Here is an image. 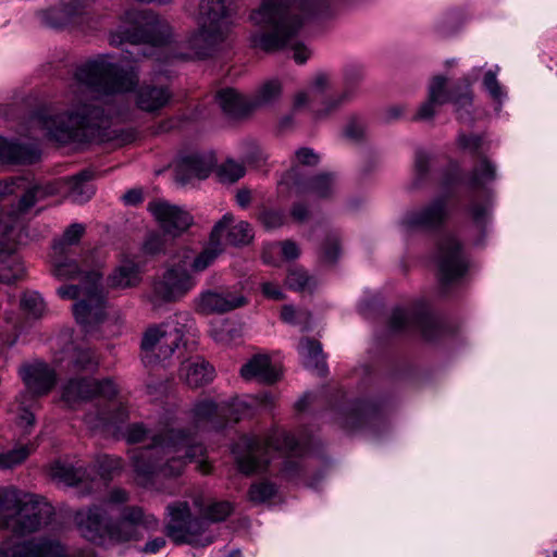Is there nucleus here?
<instances>
[{
	"instance_id": "obj_2",
	"label": "nucleus",
	"mask_w": 557,
	"mask_h": 557,
	"mask_svg": "<svg viewBox=\"0 0 557 557\" xmlns=\"http://www.w3.org/2000/svg\"><path fill=\"white\" fill-rule=\"evenodd\" d=\"M326 5L327 0H261L249 14V21L263 29L250 36L251 45L264 51L290 47L293 59L305 63L311 52L296 36L304 18L320 13Z\"/></svg>"
},
{
	"instance_id": "obj_38",
	"label": "nucleus",
	"mask_w": 557,
	"mask_h": 557,
	"mask_svg": "<svg viewBox=\"0 0 557 557\" xmlns=\"http://www.w3.org/2000/svg\"><path fill=\"white\" fill-rule=\"evenodd\" d=\"M50 475L65 485H75L83 480L85 471L57 461L50 468Z\"/></svg>"
},
{
	"instance_id": "obj_53",
	"label": "nucleus",
	"mask_w": 557,
	"mask_h": 557,
	"mask_svg": "<svg viewBox=\"0 0 557 557\" xmlns=\"http://www.w3.org/2000/svg\"><path fill=\"white\" fill-rule=\"evenodd\" d=\"M346 136L354 141H361L367 137L368 125L362 119H351L345 128Z\"/></svg>"
},
{
	"instance_id": "obj_11",
	"label": "nucleus",
	"mask_w": 557,
	"mask_h": 557,
	"mask_svg": "<svg viewBox=\"0 0 557 557\" xmlns=\"http://www.w3.org/2000/svg\"><path fill=\"white\" fill-rule=\"evenodd\" d=\"M187 314H176L158 325L149 326L141 339L145 359L156 358L160 361L170 358L183 341Z\"/></svg>"
},
{
	"instance_id": "obj_42",
	"label": "nucleus",
	"mask_w": 557,
	"mask_h": 557,
	"mask_svg": "<svg viewBox=\"0 0 557 557\" xmlns=\"http://www.w3.org/2000/svg\"><path fill=\"white\" fill-rule=\"evenodd\" d=\"M421 324L422 321L420 318L410 314L403 309L394 310L389 320L391 329L394 331L404 330L409 325H418L419 327L422 329L424 336L428 337L426 331Z\"/></svg>"
},
{
	"instance_id": "obj_26",
	"label": "nucleus",
	"mask_w": 557,
	"mask_h": 557,
	"mask_svg": "<svg viewBox=\"0 0 557 557\" xmlns=\"http://www.w3.org/2000/svg\"><path fill=\"white\" fill-rule=\"evenodd\" d=\"M233 222V214L225 213L213 226L208 245L189 261L191 273L197 274L207 270L214 263L218 257L223 252L221 242L222 231Z\"/></svg>"
},
{
	"instance_id": "obj_40",
	"label": "nucleus",
	"mask_w": 557,
	"mask_h": 557,
	"mask_svg": "<svg viewBox=\"0 0 557 557\" xmlns=\"http://www.w3.org/2000/svg\"><path fill=\"white\" fill-rule=\"evenodd\" d=\"M33 450V446L18 445L10 450L0 453V471L13 469L23 463Z\"/></svg>"
},
{
	"instance_id": "obj_33",
	"label": "nucleus",
	"mask_w": 557,
	"mask_h": 557,
	"mask_svg": "<svg viewBox=\"0 0 557 557\" xmlns=\"http://www.w3.org/2000/svg\"><path fill=\"white\" fill-rule=\"evenodd\" d=\"M24 188L25 180L22 177L3 181L0 183V198L14 194L17 190L24 191ZM20 225L21 222L17 214L0 215V235H9Z\"/></svg>"
},
{
	"instance_id": "obj_19",
	"label": "nucleus",
	"mask_w": 557,
	"mask_h": 557,
	"mask_svg": "<svg viewBox=\"0 0 557 557\" xmlns=\"http://www.w3.org/2000/svg\"><path fill=\"white\" fill-rule=\"evenodd\" d=\"M362 77V70L357 65H348L344 70V81L346 87L338 92H334L323 97L321 106L313 110V116L318 121H324L334 115L345 104L350 102L354 98V90L351 86L359 82Z\"/></svg>"
},
{
	"instance_id": "obj_46",
	"label": "nucleus",
	"mask_w": 557,
	"mask_h": 557,
	"mask_svg": "<svg viewBox=\"0 0 557 557\" xmlns=\"http://www.w3.org/2000/svg\"><path fill=\"white\" fill-rule=\"evenodd\" d=\"M222 410H224L221 405H216L211 399H205L195 404L193 412L196 421H205L211 419L213 416L222 417Z\"/></svg>"
},
{
	"instance_id": "obj_62",
	"label": "nucleus",
	"mask_w": 557,
	"mask_h": 557,
	"mask_svg": "<svg viewBox=\"0 0 557 557\" xmlns=\"http://www.w3.org/2000/svg\"><path fill=\"white\" fill-rule=\"evenodd\" d=\"M339 255V247L336 239H332L323 248L322 258L325 262L333 263L337 260Z\"/></svg>"
},
{
	"instance_id": "obj_57",
	"label": "nucleus",
	"mask_w": 557,
	"mask_h": 557,
	"mask_svg": "<svg viewBox=\"0 0 557 557\" xmlns=\"http://www.w3.org/2000/svg\"><path fill=\"white\" fill-rule=\"evenodd\" d=\"M165 245L164 237L160 234H151L144 244L146 252L154 255L163 250Z\"/></svg>"
},
{
	"instance_id": "obj_23",
	"label": "nucleus",
	"mask_w": 557,
	"mask_h": 557,
	"mask_svg": "<svg viewBox=\"0 0 557 557\" xmlns=\"http://www.w3.org/2000/svg\"><path fill=\"white\" fill-rule=\"evenodd\" d=\"M247 298L239 292L233 290H206L196 299V310L203 314L224 313L244 307Z\"/></svg>"
},
{
	"instance_id": "obj_34",
	"label": "nucleus",
	"mask_w": 557,
	"mask_h": 557,
	"mask_svg": "<svg viewBox=\"0 0 557 557\" xmlns=\"http://www.w3.org/2000/svg\"><path fill=\"white\" fill-rule=\"evenodd\" d=\"M302 364L310 370L324 371V356L321 344L311 338H302L298 346Z\"/></svg>"
},
{
	"instance_id": "obj_52",
	"label": "nucleus",
	"mask_w": 557,
	"mask_h": 557,
	"mask_svg": "<svg viewBox=\"0 0 557 557\" xmlns=\"http://www.w3.org/2000/svg\"><path fill=\"white\" fill-rule=\"evenodd\" d=\"M484 88L487 90L490 96L500 102L506 96L500 84L497 81V73L495 71H487L483 78Z\"/></svg>"
},
{
	"instance_id": "obj_21",
	"label": "nucleus",
	"mask_w": 557,
	"mask_h": 557,
	"mask_svg": "<svg viewBox=\"0 0 557 557\" xmlns=\"http://www.w3.org/2000/svg\"><path fill=\"white\" fill-rule=\"evenodd\" d=\"M116 388L114 383L109 380L95 381L86 379H71L62 388V398L69 405H74L81 400L89 399L96 395L112 397Z\"/></svg>"
},
{
	"instance_id": "obj_31",
	"label": "nucleus",
	"mask_w": 557,
	"mask_h": 557,
	"mask_svg": "<svg viewBox=\"0 0 557 557\" xmlns=\"http://www.w3.org/2000/svg\"><path fill=\"white\" fill-rule=\"evenodd\" d=\"M215 100L222 111L230 116L239 117L251 111L249 100L245 99L233 88L220 90Z\"/></svg>"
},
{
	"instance_id": "obj_55",
	"label": "nucleus",
	"mask_w": 557,
	"mask_h": 557,
	"mask_svg": "<svg viewBox=\"0 0 557 557\" xmlns=\"http://www.w3.org/2000/svg\"><path fill=\"white\" fill-rule=\"evenodd\" d=\"M281 318L284 322L289 324L307 323L310 314L307 311L296 310L293 306L286 305L282 308Z\"/></svg>"
},
{
	"instance_id": "obj_4",
	"label": "nucleus",
	"mask_w": 557,
	"mask_h": 557,
	"mask_svg": "<svg viewBox=\"0 0 557 557\" xmlns=\"http://www.w3.org/2000/svg\"><path fill=\"white\" fill-rule=\"evenodd\" d=\"M52 265V273L59 280L79 278V284L63 285L57 293L62 299L76 300L73 306L74 317L89 332L104 319L101 272L98 269L79 268L75 260L62 255L53 256Z\"/></svg>"
},
{
	"instance_id": "obj_18",
	"label": "nucleus",
	"mask_w": 557,
	"mask_h": 557,
	"mask_svg": "<svg viewBox=\"0 0 557 557\" xmlns=\"http://www.w3.org/2000/svg\"><path fill=\"white\" fill-rule=\"evenodd\" d=\"M435 260L445 282L461 276L467 268L460 244L453 236H445L438 242Z\"/></svg>"
},
{
	"instance_id": "obj_13",
	"label": "nucleus",
	"mask_w": 557,
	"mask_h": 557,
	"mask_svg": "<svg viewBox=\"0 0 557 557\" xmlns=\"http://www.w3.org/2000/svg\"><path fill=\"white\" fill-rule=\"evenodd\" d=\"M188 256L176 264L169 267L152 284L150 301L154 306L176 302L185 297L197 284L195 276L188 272Z\"/></svg>"
},
{
	"instance_id": "obj_45",
	"label": "nucleus",
	"mask_w": 557,
	"mask_h": 557,
	"mask_svg": "<svg viewBox=\"0 0 557 557\" xmlns=\"http://www.w3.org/2000/svg\"><path fill=\"white\" fill-rule=\"evenodd\" d=\"M22 309L32 318H40L46 309L40 295L35 292H27L21 299Z\"/></svg>"
},
{
	"instance_id": "obj_47",
	"label": "nucleus",
	"mask_w": 557,
	"mask_h": 557,
	"mask_svg": "<svg viewBox=\"0 0 557 557\" xmlns=\"http://www.w3.org/2000/svg\"><path fill=\"white\" fill-rule=\"evenodd\" d=\"M314 98H315V96L310 91L309 88L298 90L297 92H295V95L293 97V111L301 112L305 110H309L312 119L315 122H319L313 116V110L318 109L321 106V103L317 107H313L312 104H313Z\"/></svg>"
},
{
	"instance_id": "obj_41",
	"label": "nucleus",
	"mask_w": 557,
	"mask_h": 557,
	"mask_svg": "<svg viewBox=\"0 0 557 557\" xmlns=\"http://www.w3.org/2000/svg\"><path fill=\"white\" fill-rule=\"evenodd\" d=\"M496 177V168L486 158H482L472 171L470 183L472 186H484Z\"/></svg>"
},
{
	"instance_id": "obj_14",
	"label": "nucleus",
	"mask_w": 557,
	"mask_h": 557,
	"mask_svg": "<svg viewBox=\"0 0 557 557\" xmlns=\"http://www.w3.org/2000/svg\"><path fill=\"white\" fill-rule=\"evenodd\" d=\"M96 0H54L46 9L36 12L39 22L51 28L81 24L91 12Z\"/></svg>"
},
{
	"instance_id": "obj_63",
	"label": "nucleus",
	"mask_w": 557,
	"mask_h": 557,
	"mask_svg": "<svg viewBox=\"0 0 557 557\" xmlns=\"http://www.w3.org/2000/svg\"><path fill=\"white\" fill-rule=\"evenodd\" d=\"M166 544V541L163 536H158L147 541V543L141 547L140 552L145 554H156L160 552Z\"/></svg>"
},
{
	"instance_id": "obj_29",
	"label": "nucleus",
	"mask_w": 557,
	"mask_h": 557,
	"mask_svg": "<svg viewBox=\"0 0 557 557\" xmlns=\"http://www.w3.org/2000/svg\"><path fill=\"white\" fill-rule=\"evenodd\" d=\"M180 376L190 387H200L214 377V369L201 357L191 358L182 363Z\"/></svg>"
},
{
	"instance_id": "obj_1",
	"label": "nucleus",
	"mask_w": 557,
	"mask_h": 557,
	"mask_svg": "<svg viewBox=\"0 0 557 557\" xmlns=\"http://www.w3.org/2000/svg\"><path fill=\"white\" fill-rule=\"evenodd\" d=\"M139 84L136 67L122 69L108 54H100L79 65L67 89L69 108L61 113L41 117L47 135L61 144L101 139L106 123L100 96L134 91L136 108L157 114L171 101L173 94L164 84Z\"/></svg>"
},
{
	"instance_id": "obj_16",
	"label": "nucleus",
	"mask_w": 557,
	"mask_h": 557,
	"mask_svg": "<svg viewBox=\"0 0 557 557\" xmlns=\"http://www.w3.org/2000/svg\"><path fill=\"white\" fill-rule=\"evenodd\" d=\"M63 347L55 354V362L66 372H84L97 369L99 361L95 352L83 343L70 341V335H62Z\"/></svg>"
},
{
	"instance_id": "obj_59",
	"label": "nucleus",
	"mask_w": 557,
	"mask_h": 557,
	"mask_svg": "<svg viewBox=\"0 0 557 557\" xmlns=\"http://www.w3.org/2000/svg\"><path fill=\"white\" fill-rule=\"evenodd\" d=\"M431 158L426 152L419 151L414 159V173L422 178L429 171Z\"/></svg>"
},
{
	"instance_id": "obj_58",
	"label": "nucleus",
	"mask_w": 557,
	"mask_h": 557,
	"mask_svg": "<svg viewBox=\"0 0 557 557\" xmlns=\"http://www.w3.org/2000/svg\"><path fill=\"white\" fill-rule=\"evenodd\" d=\"M438 106L440 104H437L436 101H432L430 99V97H428V100L419 107L417 114H416V120H420V121L431 120L436 112V107H438Z\"/></svg>"
},
{
	"instance_id": "obj_7",
	"label": "nucleus",
	"mask_w": 557,
	"mask_h": 557,
	"mask_svg": "<svg viewBox=\"0 0 557 557\" xmlns=\"http://www.w3.org/2000/svg\"><path fill=\"white\" fill-rule=\"evenodd\" d=\"M119 22L117 29L109 35V42L112 46H120L125 41L160 45L173 36V28L169 22L151 10H125Z\"/></svg>"
},
{
	"instance_id": "obj_51",
	"label": "nucleus",
	"mask_w": 557,
	"mask_h": 557,
	"mask_svg": "<svg viewBox=\"0 0 557 557\" xmlns=\"http://www.w3.org/2000/svg\"><path fill=\"white\" fill-rule=\"evenodd\" d=\"M221 407L224 408L222 417H227L231 421H238L249 409L247 403L239 398H234L230 403H223Z\"/></svg>"
},
{
	"instance_id": "obj_61",
	"label": "nucleus",
	"mask_w": 557,
	"mask_h": 557,
	"mask_svg": "<svg viewBox=\"0 0 557 557\" xmlns=\"http://www.w3.org/2000/svg\"><path fill=\"white\" fill-rule=\"evenodd\" d=\"M262 294L272 300H282L284 298V294L281 287L272 282H264L261 284Z\"/></svg>"
},
{
	"instance_id": "obj_37",
	"label": "nucleus",
	"mask_w": 557,
	"mask_h": 557,
	"mask_svg": "<svg viewBox=\"0 0 557 557\" xmlns=\"http://www.w3.org/2000/svg\"><path fill=\"white\" fill-rule=\"evenodd\" d=\"M86 227L82 223H73L67 226L62 236L54 240L52 249L54 255H63L71 246L77 245L85 234Z\"/></svg>"
},
{
	"instance_id": "obj_12",
	"label": "nucleus",
	"mask_w": 557,
	"mask_h": 557,
	"mask_svg": "<svg viewBox=\"0 0 557 557\" xmlns=\"http://www.w3.org/2000/svg\"><path fill=\"white\" fill-rule=\"evenodd\" d=\"M169 520L165 524L166 535L176 544L207 546L213 542V535L206 530V522L193 519L188 504L177 502L168 506Z\"/></svg>"
},
{
	"instance_id": "obj_49",
	"label": "nucleus",
	"mask_w": 557,
	"mask_h": 557,
	"mask_svg": "<svg viewBox=\"0 0 557 557\" xmlns=\"http://www.w3.org/2000/svg\"><path fill=\"white\" fill-rule=\"evenodd\" d=\"M201 511L207 520L218 522L224 520L231 513L232 505L228 502H213Z\"/></svg>"
},
{
	"instance_id": "obj_8",
	"label": "nucleus",
	"mask_w": 557,
	"mask_h": 557,
	"mask_svg": "<svg viewBox=\"0 0 557 557\" xmlns=\"http://www.w3.org/2000/svg\"><path fill=\"white\" fill-rule=\"evenodd\" d=\"M298 443L285 431H274L267 438L243 435L233 446L237 466L243 473L250 474L265 470L274 453H294Z\"/></svg>"
},
{
	"instance_id": "obj_30",
	"label": "nucleus",
	"mask_w": 557,
	"mask_h": 557,
	"mask_svg": "<svg viewBox=\"0 0 557 557\" xmlns=\"http://www.w3.org/2000/svg\"><path fill=\"white\" fill-rule=\"evenodd\" d=\"M25 273L21 257L11 248L0 243V281L12 283Z\"/></svg>"
},
{
	"instance_id": "obj_39",
	"label": "nucleus",
	"mask_w": 557,
	"mask_h": 557,
	"mask_svg": "<svg viewBox=\"0 0 557 557\" xmlns=\"http://www.w3.org/2000/svg\"><path fill=\"white\" fill-rule=\"evenodd\" d=\"M225 231H227L228 243L235 246L247 245L253 238V232L250 224L245 221H239L235 223L234 218L233 222L223 228L222 234Z\"/></svg>"
},
{
	"instance_id": "obj_28",
	"label": "nucleus",
	"mask_w": 557,
	"mask_h": 557,
	"mask_svg": "<svg viewBox=\"0 0 557 557\" xmlns=\"http://www.w3.org/2000/svg\"><path fill=\"white\" fill-rule=\"evenodd\" d=\"M240 375L247 381L273 384L281 379L282 372L271 363L267 355H256L243 364Z\"/></svg>"
},
{
	"instance_id": "obj_25",
	"label": "nucleus",
	"mask_w": 557,
	"mask_h": 557,
	"mask_svg": "<svg viewBox=\"0 0 557 557\" xmlns=\"http://www.w3.org/2000/svg\"><path fill=\"white\" fill-rule=\"evenodd\" d=\"M148 210L160 223L163 231L173 237L185 232L193 222L188 212L165 201L150 202Z\"/></svg>"
},
{
	"instance_id": "obj_3",
	"label": "nucleus",
	"mask_w": 557,
	"mask_h": 557,
	"mask_svg": "<svg viewBox=\"0 0 557 557\" xmlns=\"http://www.w3.org/2000/svg\"><path fill=\"white\" fill-rule=\"evenodd\" d=\"M123 436L129 444L148 438L152 442L150 446L132 456L134 470L144 480L154 475H180L188 462L205 454L202 445L195 443L191 436L173 429L157 432L146 428L144 423H134L125 429Z\"/></svg>"
},
{
	"instance_id": "obj_48",
	"label": "nucleus",
	"mask_w": 557,
	"mask_h": 557,
	"mask_svg": "<svg viewBox=\"0 0 557 557\" xmlns=\"http://www.w3.org/2000/svg\"><path fill=\"white\" fill-rule=\"evenodd\" d=\"M285 283L290 289L304 290L311 287L312 278L305 270L295 268L289 270Z\"/></svg>"
},
{
	"instance_id": "obj_6",
	"label": "nucleus",
	"mask_w": 557,
	"mask_h": 557,
	"mask_svg": "<svg viewBox=\"0 0 557 557\" xmlns=\"http://www.w3.org/2000/svg\"><path fill=\"white\" fill-rule=\"evenodd\" d=\"M237 7L233 0H201L197 24L185 40V59L203 60L213 57L231 44L236 25Z\"/></svg>"
},
{
	"instance_id": "obj_36",
	"label": "nucleus",
	"mask_w": 557,
	"mask_h": 557,
	"mask_svg": "<svg viewBox=\"0 0 557 557\" xmlns=\"http://www.w3.org/2000/svg\"><path fill=\"white\" fill-rule=\"evenodd\" d=\"M282 95V84L277 79L262 83L249 100L250 110L267 107L276 102Z\"/></svg>"
},
{
	"instance_id": "obj_20",
	"label": "nucleus",
	"mask_w": 557,
	"mask_h": 557,
	"mask_svg": "<svg viewBox=\"0 0 557 557\" xmlns=\"http://www.w3.org/2000/svg\"><path fill=\"white\" fill-rule=\"evenodd\" d=\"M428 97L441 106L448 101L453 102L456 107L459 120L465 122L471 121L470 109L472 108V92L469 84L460 91L454 88L450 92H447L446 78L435 76L430 83Z\"/></svg>"
},
{
	"instance_id": "obj_54",
	"label": "nucleus",
	"mask_w": 557,
	"mask_h": 557,
	"mask_svg": "<svg viewBox=\"0 0 557 557\" xmlns=\"http://www.w3.org/2000/svg\"><path fill=\"white\" fill-rule=\"evenodd\" d=\"M275 494L273 484L261 482L253 484L249 490V498L253 503H263Z\"/></svg>"
},
{
	"instance_id": "obj_35",
	"label": "nucleus",
	"mask_w": 557,
	"mask_h": 557,
	"mask_svg": "<svg viewBox=\"0 0 557 557\" xmlns=\"http://www.w3.org/2000/svg\"><path fill=\"white\" fill-rule=\"evenodd\" d=\"M139 282V269L132 261L122 262L109 276V283L114 288L134 287L138 285Z\"/></svg>"
},
{
	"instance_id": "obj_50",
	"label": "nucleus",
	"mask_w": 557,
	"mask_h": 557,
	"mask_svg": "<svg viewBox=\"0 0 557 557\" xmlns=\"http://www.w3.org/2000/svg\"><path fill=\"white\" fill-rule=\"evenodd\" d=\"M285 219L284 212L277 209H265L259 214L260 223L268 231L283 226Z\"/></svg>"
},
{
	"instance_id": "obj_17",
	"label": "nucleus",
	"mask_w": 557,
	"mask_h": 557,
	"mask_svg": "<svg viewBox=\"0 0 557 557\" xmlns=\"http://www.w3.org/2000/svg\"><path fill=\"white\" fill-rule=\"evenodd\" d=\"M0 557H76L57 539L42 537L12 547L0 546Z\"/></svg>"
},
{
	"instance_id": "obj_5",
	"label": "nucleus",
	"mask_w": 557,
	"mask_h": 557,
	"mask_svg": "<svg viewBox=\"0 0 557 557\" xmlns=\"http://www.w3.org/2000/svg\"><path fill=\"white\" fill-rule=\"evenodd\" d=\"M106 517L101 507L92 506L76 511L74 522L82 536L97 545L139 541L144 537L143 531L159 528V520L153 515L136 506L124 508L114 523H107Z\"/></svg>"
},
{
	"instance_id": "obj_22",
	"label": "nucleus",
	"mask_w": 557,
	"mask_h": 557,
	"mask_svg": "<svg viewBox=\"0 0 557 557\" xmlns=\"http://www.w3.org/2000/svg\"><path fill=\"white\" fill-rule=\"evenodd\" d=\"M214 163V154L210 151L187 152L176 161L175 178L181 184H186L191 178L205 180L211 173Z\"/></svg>"
},
{
	"instance_id": "obj_56",
	"label": "nucleus",
	"mask_w": 557,
	"mask_h": 557,
	"mask_svg": "<svg viewBox=\"0 0 557 557\" xmlns=\"http://www.w3.org/2000/svg\"><path fill=\"white\" fill-rule=\"evenodd\" d=\"M295 159L298 164L314 166L319 163V156L310 148L304 147L295 152Z\"/></svg>"
},
{
	"instance_id": "obj_24",
	"label": "nucleus",
	"mask_w": 557,
	"mask_h": 557,
	"mask_svg": "<svg viewBox=\"0 0 557 557\" xmlns=\"http://www.w3.org/2000/svg\"><path fill=\"white\" fill-rule=\"evenodd\" d=\"M446 216V201L438 198L421 208L408 211L401 220V225L408 231L413 228L431 230L440 226Z\"/></svg>"
},
{
	"instance_id": "obj_10",
	"label": "nucleus",
	"mask_w": 557,
	"mask_h": 557,
	"mask_svg": "<svg viewBox=\"0 0 557 557\" xmlns=\"http://www.w3.org/2000/svg\"><path fill=\"white\" fill-rule=\"evenodd\" d=\"M92 175L89 172H82L63 182H47L44 184H34L25 188L18 201V212H27L38 201L48 197L54 196L61 189V186H66V196L76 203H84L88 201L95 193V187L91 184Z\"/></svg>"
},
{
	"instance_id": "obj_60",
	"label": "nucleus",
	"mask_w": 557,
	"mask_h": 557,
	"mask_svg": "<svg viewBox=\"0 0 557 557\" xmlns=\"http://www.w3.org/2000/svg\"><path fill=\"white\" fill-rule=\"evenodd\" d=\"M482 144V139L476 135L460 134L458 137V145L460 148L469 151H476Z\"/></svg>"
},
{
	"instance_id": "obj_9",
	"label": "nucleus",
	"mask_w": 557,
	"mask_h": 557,
	"mask_svg": "<svg viewBox=\"0 0 557 557\" xmlns=\"http://www.w3.org/2000/svg\"><path fill=\"white\" fill-rule=\"evenodd\" d=\"M53 508L37 495L22 493L16 490V499L10 509L1 515L0 525L18 536H25L48 525Z\"/></svg>"
},
{
	"instance_id": "obj_15",
	"label": "nucleus",
	"mask_w": 557,
	"mask_h": 557,
	"mask_svg": "<svg viewBox=\"0 0 557 557\" xmlns=\"http://www.w3.org/2000/svg\"><path fill=\"white\" fill-rule=\"evenodd\" d=\"M280 188H286L296 195L310 194L315 198L324 199L331 197L336 183L330 174H319L310 180H305V175L298 165L292 166L280 181Z\"/></svg>"
},
{
	"instance_id": "obj_43",
	"label": "nucleus",
	"mask_w": 557,
	"mask_h": 557,
	"mask_svg": "<svg viewBox=\"0 0 557 557\" xmlns=\"http://www.w3.org/2000/svg\"><path fill=\"white\" fill-rule=\"evenodd\" d=\"M333 87V75L326 71H318L309 81L308 88L315 96H325Z\"/></svg>"
},
{
	"instance_id": "obj_32",
	"label": "nucleus",
	"mask_w": 557,
	"mask_h": 557,
	"mask_svg": "<svg viewBox=\"0 0 557 557\" xmlns=\"http://www.w3.org/2000/svg\"><path fill=\"white\" fill-rule=\"evenodd\" d=\"M37 159L35 149L0 137V163H33Z\"/></svg>"
},
{
	"instance_id": "obj_27",
	"label": "nucleus",
	"mask_w": 557,
	"mask_h": 557,
	"mask_svg": "<svg viewBox=\"0 0 557 557\" xmlns=\"http://www.w3.org/2000/svg\"><path fill=\"white\" fill-rule=\"evenodd\" d=\"M21 376L29 392L44 395L51 391L57 382V373L45 362L26 364L20 370Z\"/></svg>"
},
{
	"instance_id": "obj_44",
	"label": "nucleus",
	"mask_w": 557,
	"mask_h": 557,
	"mask_svg": "<svg viewBox=\"0 0 557 557\" xmlns=\"http://www.w3.org/2000/svg\"><path fill=\"white\" fill-rule=\"evenodd\" d=\"M245 173V166L234 160H227L218 170L220 181L227 184L237 182Z\"/></svg>"
},
{
	"instance_id": "obj_64",
	"label": "nucleus",
	"mask_w": 557,
	"mask_h": 557,
	"mask_svg": "<svg viewBox=\"0 0 557 557\" xmlns=\"http://www.w3.org/2000/svg\"><path fill=\"white\" fill-rule=\"evenodd\" d=\"M281 251L286 259H296L299 256V248L296 243L292 240H285L281 244Z\"/></svg>"
}]
</instances>
